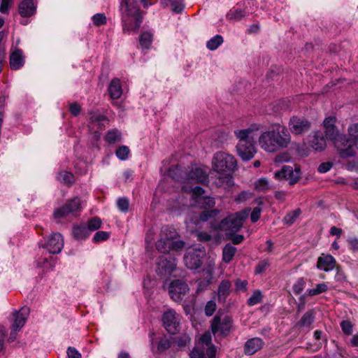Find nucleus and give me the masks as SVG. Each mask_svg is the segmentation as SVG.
<instances>
[{"instance_id": "79ce46f5", "label": "nucleus", "mask_w": 358, "mask_h": 358, "mask_svg": "<svg viewBox=\"0 0 358 358\" xmlns=\"http://www.w3.org/2000/svg\"><path fill=\"white\" fill-rule=\"evenodd\" d=\"M300 213H301L300 209H296V210L287 214L286 216L283 219V222L286 224H289V225L292 224L295 222L296 218L299 216Z\"/></svg>"}, {"instance_id": "1a4fd4ad", "label": "nucleus", "mask_w": 358, "mask_h": 358, "mask_svg": "<svg viewBox=\"0 0 358 358\" xmlns=\"http://www.w3.org/2000/svg\"><path fill=\"white\" fill-rule=\"evenodd\" d=\"M29 315V308L28 307H22L18 311L13 313V322L12 323L11 331L8 340L13 341L16 338L17 332L19 331L25 324L28 316Z\"/></svg>"}, {"instance_id": "a211bd4d", "label": "nucleus", "mask_w": 358, "mask_h": 358, "mask_svg": "<svg viewBox=\"0 0 358 358\" xmlns=\"http://www.w3.org/2000/svg\"><path fill=\"white\" fill-rule=\"evenodd\" d=\"M231 327V320L228 317L221 318L215 316L211 324V330L213 334L220 333L223 336H227L229 333Z\"/></svg>"}, {"instance_id": "bb28decb", "label": "nucleus", "mask_w": 358, "mask_h": 358, "mask_svg": "<svg viewBox=\"0 0 358 358\" xmlns=\"http://www.w3.org/2000/svg\"><path fill=\"white\" fill-rule=\"evenodd\" d=\"M72 234L73 237L77 240H83L87 238L90 234L85 224L74 226L72 230Z\"/></svg>"}, {"instance_id": "0eeeda50", "label": "nucleus", "mask_w": 358, "mask_h": 358, "mask_svg": "<svg viewBox=\"0 0 358 358\" xmlns=\"http://www.w3.org/2000/svg\"><path fill=\"white\" fill-rule=\"evenodd\" d=\"M169 176L176 180H182L183 185L192 183L207 184L208 182V175L202 169L195 167L189 171L182 175L181 169L178 166H172L169 169Z\"/></svg>"}, {"instance_id": "e2e57ef3", "label": "nucleus", "mask_w": 358, "mask_h": 358, "mask_svg": "<svg viewBox=\"0 0 358 358\" xmlns=\"http://www.w3.org/2000/svg\"><path fill=\"white\" fill-rule=\"evenodd\" d=\"M348 243L350 245V249L353 251H358V238H349Z\"/></svg>"}, {"instance_id": "f257e3e1", "label": "nucleus", "mask_w": 358, "mask_h": 358, "mask_svg": "<svg viewBox=\"0 0 358 358\" xmlns=\"http://www.w3.org/2000/svg\"><path fill=\"white\" fill-rule=\"evenodd\" d=\"M336 117L329 116L323 121V127L326 138L334 141L338 154L342 158H348L356 155L358 150V122L349 126L348 138L340 136L339 131L336 126Z\"/></svg>"}, {"instance_id": "423d86ee", "label": "nucleus", "mask_w": 358, "mask_h": 358, "mask_svg": "<svg viewBox=\"0 0 358 358\" xmlns=\"http://www.w3.org/2000/svg\"><path fill=\"white\" fill-rule=\"evenodd\" d=\"M178 233L176 229L169 226L162 228L160 238L156 243L157 250L162 253L171 251H178L184 248L185 243L177 239Z\"/></svg>"}, {"instance_id": "4c0bfd02", "label": "nucleus", "mask_w": 358, "mask_h": 358, "mask_svg": "<svg viewBox=\"0 0 358 358\" xmlns=\"http://www.w3.org/2000/svg\"><path fill=\"white\" fill-rule=\"evenodd\" d=\"M57 180L66 185H71L74 182V176L70 172L61 171L57 176Z\"/></svg>"}, {"instance_id": "4d7b16f0", "label": "nucleus", "mask_w": 358, "mask_h": 358, "mask_svg": "<svg viewBox=\"0 0 358 358\" xmlns=\"http://www.w3.org/2000/svg\"><path fill=\"white\" fill-rule=\"evenodd\" d=\"M268 266L269 263L267 261L260 262L256 266L255 273L258 274L263 273Z\"/></svg>"}, {"instance_id": "774afa93", "label": "nucleus", "mask_w": 358, "mask_h": 358, "mask_svg": "<svg viewBox=\"0 0 358 358\" xmlns=\"http://www.w3.org/2000/svg\"><path fill=\"white\" fill-rule=\"evenodd\" d=\"M190 358H205L203 351L200 350L199 348H196L193 352L190 354Z\"/></svg>"}, {"instance_id": "9d476101", "label": "nucleus", "mask_w": 358, "mask_h": 358, "mask_svg": "<svg viewBox=\"0 0 358 358\" xmlns=\"http://www.w3.org/2000/svg\"><path fill=\"white\" fill-rule=\"evenodd\" d=\"M189 291L188 285L182 280H173L169 287L171 298L176 302L182 301Z\"/></svg>"}, {"instance_id": "7c9ffc66", "label": "nucleus", "mask_w": 358, "mask_h": 358, "mask_svg": "<svg viewBox=\"0 0 358 358\" xmlns=\"http://www.w3.org/2000/svg\"><path fill=\"white\" fill-rule=\"evenodd\" d=\"M245 16V13L240 8H232L227 13L226 17L229 21H240Z\"/></svg>"}, {"instance_id": "a878e982", "label": "nucleus", "mask_w": 358, "mask_h": 358, "mask_svg": "<svg viewBox=\"0 0 358 358\" xmlns=\"http://www.w3.org/2000/svg\"><path fill=\"white\" fill-rule=\"evenodd\" d=\"M108 92L110 97L113 99H119L121 96L122 90L119 79L115 78L110 82L108 87Z\"/></svg>"}, {"instance_id": "412c9836", "label": "nucleus", "mask_w": 358, "mask_h": 358, "mask_svg": "<svg viewBox=\"0 0 358 358\" xmlns=\"http://www.w3.org/2000/svg\"><path fill=\"white\" fill-rule=\"evenodd\" d=\"M264 342L260 338H252L246 341L244 346V352L248 355H252L262 348Z\"/></svg>"}, {"instance_id": "58836bf2", "label": "nucleus", "mask_w": 358, "mask_h": 358, "mask_svg": "<svg viewBox=\"0 0 358 358\" xmlns=\"http://www.w3.org/2000/svg\"><path fill=\"white\" fill-rule=\"evenodd\" d=\"M206 273L209 275L210 278L207 280H201L197 284L196 293L199 294L200 292L205 290L212 282L213 271L211 269L207 270Z\"/></svg>"}, {"instance_id": "cd10ccee", "label": "nucleus", "mask_w": 358, "mask_h": 358, "mask_svg": "<svg viewBox=\"0 0 358 358\" xmlns=\"http://www.w3.org/2000/svg\"><path fill=\"white\" fill-rule=\"evenodd\" d=\"M219 211L217 210H204L200 213L199 216H195L194 218L192 219V222L196 224H198L199 222L207 221L211 217H215L218 214Z\"/></svg>"}, {"instance_id": "37998d69", "label": "nucleus", "mask_w": 358, "mask_h": 358, "mask_svg": "<svg viewBox=\"0 0 358 358\" xmlns=\"http://www.w3.org/2000/svg\"><path fill=\"white\" fill-rule=\"evenodd\" d=\"M38 266H43L45 268H52L55 266V260L49 255L48 257L40 258L37 261Z\"/></svg>"}, {"instance_id": "dca6fc26", "label": "nucleus", "mask_w": 358, "mask_h": 358, "mask_svg": "<svg viewBox=\"0 0 358 358\" xmlns=\"http://www.w3.org/2000/svg\"><path fill=\"white\" fill-rule=\"evenodd\" d=\"M311 123L303 117L294 116L289 122V129L295 135L307 132L310 129Z\"/></svg>"}, {"instance_id": "6ab92c4d", "label": "nucleus", "mask_w": 358, "mask_h": 358, "mask_svg": "<svg viewBox=\"0 0 358 358\" xmlns=\"http://www.w3.org/2000/svg\"><path fill=\"white\" fill-rule=\"evenodd\" d=\"M81 208L80 199L78 197H76L67 202L62 207L57 209L54 213V215L56 218L65 217L69 214L78 212Z\"/></svg>"}, {"instance_id": "2eb2a0df", "label": "nucleus", "mask_w": 358, "mask_h": 358, "mask_svg": "<svg viewBox=\"0 0 358 358\" xmlns=\"http://www.w3.org/2000/svg\"><path fill=\"white\" fill-rule=\"evenodd\" d=\"M204 252L199 248H189L185 257L184 262L189 269L198 268L201 265V258Z\"/></svg>"}, {"instance_id": "c85d7f7f", "label": "nucleus", "mask_w": 358, "mask_h": 358, "mask_svg": "<svg viewBox=\"0 0 358 358\" xmlns=\"http://www.w3.org/2000/svg\"><path fill=\"white\" fill-rule=\"evenodd\" d=\"M236 248L231 244H227L222 250V259L224 262H230L235 255Z\"/></svg>"}, {"instance_id": "5701e85b", "label": "nucleus", "mask_w": 358, "mask_h": 358, "mask_svg": "<svg viewBox=\"0 0 358 358\" xmlns=\"http://www.w3.org/2000/svg\"><path fill=\"white\" fill-rule=\"evenodd\" d=\"M18 10L22 17H28L35 14L36 6L31 0H23L20 2Z\"/></svg>"}, {"instance_id": "8fccbe9b", "label": "nucleus", "mask_w": 358, "mask_h": 358, "mask_svg": "<svg viewBox=\"0 0 358 358\" xmlns=\"http://www.w3.org/2000/svg\"><path fill=\"white\" fill-rule=\"evenodd\" d=\"M117 157L121 160H125L127 159L129 150L127 146H121L116 150Z\"/></svg>"}, {"instance_id": "f704fd0d", "label": "nucleus", "mask_w": 358, "mask_h": 358, "mask_svg": "<svg viewBox=\"0 0 358 358\" xmlns=\"http://www.w3.org/2000/svg\"><path fill=\"white\" fill-rule=\"evenodd\" d=\"M182 189L186 192H191L192 193L193 198L195 199L204 194V189L199 186L192 187L191 185L189 187L188 185L186 184L182 185Z\"/></svg>"}, {"instance_id": "b1692460", "label": "nucleus", "mask_w": 358, "mask_h": 358, "mask_svg": "<svg viewBox=\"0 0 358 358\" xmlns=\"http://www.w3.org/2000/svg\"><path fill=\"white\" fill-rule=\"evenodd\" d=\"M311 146L316 151H322L326 148V140L320 131L315 133L311 140Z\"/></svg>"}, {"instance_id": "a18cd8bd", "label": "nucleus", "mask_w": 358, "mask_h": 358, "mask_svg": "<svg viewBox=\"0 0 358 358\" xmlns=\"http://www.w3.org/2000/svg\"><path fill=\"white\" fill-rule=\"evenodd\" d=\"M262 299V294L259 290H256L253 292L252 295L248 299V304L249 306H255L261 302Z\"/></svg>"}, {"instance_id": "864d4df0", "label": "nucleus", "mask_w": 358, "mask_h": 358, "mask_svg": "<svg viewBox=\"0 0 358 358\" xmlns=\"http://www.w3.org/2000/svg\"><path fill=\"white\" fill-rule=\"evenodd\" d=\"M216 309L215 302L209 301L205 306V313L207 316H211Z\"/></svg>"}, {"instance_id": "4be33fe9", "label": "nucleus", "mask_w": 358, "mask_h": 358, "mask_svg": "<svg viewBox=\"0 0 358 358\" xmlns=\"http://www.w3.org/2000/svg\"><path fill=\"white\" fill-rule=\"evenodd\" d=\"M24 64V58L22 51L15 48L11 52L10 56V66L11 69L17 70L23 66Z\"/></svg>"}, {"instance_id": "6e6d98bb", "label": "nucleus", "mask_w": 358, "mask_h": 358, "mask_svg": "<svg viewBox=\"0 0 358 358\" xmlns=\"http://www.w3.org/2000/svg\"><path fill=\"white\" fill-rule=\"evenodd\" d=\"M12 3V0H1L0 12L2 13H7Z\"/></svg>"}, {"instance_id": "f3484780", "label": "nucleus", "mask_w": 358, "mask_h": 358, "mask_svg": "<svg viewBox=\"0 0 358 358\" xmlns=\"http://www.w3.org/2000/svg\"><path fill=\"white\" fill-rule=\"evenodd\" d=\"M176 259L173 257L162 256L157 262V273L160 275H170L176 268Z\"/></svg>"}, {"instance_id": "72a5a7b5", "label": "nucleus", "mask_w": 358, "mask_h": 358, "mask_svg": "<svg viewBox=\"0 0 358 358\" xmlns=\"http://www.w3.org/2000/svg\"><path fill=\"white\" fill-rule=\"evenodd\" d=\"M255 188L259 192H266L271 189V185L266 178H261L257 180L255 183Z\"/></svg>"}, {"instance_id": "680f3d73", "label": "nucleus", "mask_w": 358, "mask_h": 358, "mask_svg": "<svg viewBox=\"0 0 358 358\" xmlns=\"http://www.w3.org/2000/svg\"><path fill=\"white\" fill-rule=\"evenodd\" d=\"M196 236L201 241H208L211 239V235L205 231H199L196 234Z\"/></svg>"}, {"instance_id": "3c124183", "label": "nucleus", "mask_w": 358, "mask_h": 358, "mask_svg": "<svg viewBox=\"0 0 358 358\" xmlns=\"http://www.w3.org/2000/svg\"><path fill=\"white\" fill-rule=\"evenodd\" d=\"M117 205L119 208L122 212H127L129 210V200L126 198H120L117 201Z\"/></svg>"}, {"instance_id": "ddd939ff", "label": "nucleus", "mask_w": 358, "mask_h": 358, "mask_svg": "<svg viewBox=\"0 0 358 358\" xmlns=\"http://www.w3.org/2000/svg\"><path fill=\"white\" fill-rule=\"evenodd\" d=\"M211 334L210 332H205L199 338L197 345L193 349L199 348L203 351L205 358H215L216 355V348L211 344Z\"/></svg>"}, {"instance_id": "bf43d9fd", "label": "nucleus", "mask_w": 358, "mask_h": 358, "mask_svg": "<svg viewBox=\"0 0 358 358\" xmlns=\"http://www.w3.org/2000/svg\"><path fill=\"white\" fill-rule=\"evenodd\" d=\"M6 329L3 326H0V352L4 349V340L6 335Z\"/></svg>"}, {"instance_id": "9b49d317", "label": "nucleus", "mask_w": 358, "mask_h": 358, "mask_svg": "<svg viewBox=\"0 0 358 358\" xmlns=\"http://www.w3.org/2000/svg\"><path fill=\"white\" fill-rule=\"evenodd\" d=\"M40 245L46 249L49 255L59 253L64 247V239L61 234L52 233Z\"/></svg>"}, {"instance_id": "c756f323", "label": "nucleus", "mask_w": 358, "mask_h": 358, "mask_svg": "<svg viewBox=\"0 0 358 358\" xmlns=\"http://www.w3.org/2000/svg\"><path fill=\"white\" fill-rule=\"evenodd\" d=\"M314 321V313L312 310L308 311L301 317L298 325L300 327H310Z\"/></svg>"}, {"instance_id": "20e7f679", "label": "nucleus", "mask_w": 358, "mask_h": 358, "mask_svg": "<svg viewBox=\"0 0 358 358\" xmlns=\"http://www.w3.org/2000/svg\"><path fill=\"white\" fill-rule=\"evenodd\" d=\"M263 129L260 123H252L248 128L234 131L236 137L238 139L236 145L238 155L244 161H249L253 158L256 150L255 148V139L256 133Z\"/></svg>"}, {"instance_id": "393cba45", "label": "nucleus", "mask_w": 358, "mask_h": 358, "mask_svg": "<svg viewBox=\"0 0 358 358\" xmlns=\"http://www.w3.org/2000/svg\"><path fill=\"white\" fill-rule=\"evenodd\" d=\"M231 284L227 280H222L217 289L218 299L220 301H224L226 298L229 296L231 292Z\"/></svg>"}, {"instance_id": "c9c22d12", "label": "nucleus", "mask_w": 358, "mask_h": 358, "mask_svg": "<svg viewBox=\"0 0 358 358\" xmlns=\"http://www.w3.org/2000/svg\"><path fill=\"white\" fill-rule=\"evenodd\" d=\"M328 289V286L325 282H322L316 285L315 287L308 289L307 290V294L310 296L318 295L320 294L325 292Z\"/></svg>"}, {"instance_id": "49530a36", "label": "nucleus", "mask_w": 358, "mask_h": 358, "mask_svg": "<svg viewBox=\"0 0 358 358\" xmlns=\"http://www.w3.org/2000/svg\"><path fill=\"white\" fill-rule=\"evenodd\" d=\"M252 196V193L249 191H243L240 192L236 197L235 201L237 203H241L248 200Z\"/></svg>"}, {"instance_id": "4468645a", "label": "nucleus", "mask_w": 358, "mask_h": 358, "mask_svg": "<svg viewBox=\"0 0 358 358\" xmlns=\"http://www.w3.org/2000/svg\"><path fill=\"white\" fill-rule=\"evenodd\" d=\"M180 320V315L173 309H169L162 316V322L165 329L172 334H176L178 331Z\"/></svg>"}, {"instance_id": "de8ad7c7", "label": "nucleus", "mask_w": 358, "mask_h": 358, "mask_svg": "<svg viewBox=\"0 0 358 358\" xmlns=\"http://www.w3.org/2000/svg\"><path fill=\"white\" fill-rule=\"evenodd\" d=\"M110 236V234L103 231H97L93 237V242L99 243L103 241H106Z\"/></svg>"}, {"instance_id": "13d9d810", "label": "nucleus", "mask_w": 358, "mask_h": 358, "mask_svg": "<svg viewBox=\"0 0 358 358\" xmlns=\"http://www.w3.org/2000/svg\"><path fill=\"white\" fill-rule=\"evenodd\" d=\"M262 213L260 207H256L251 213L250 219L252 222H256L259 218Z\"/></svg>"}, {"instance_id": "f8f14e48", "label": "nucleus", "mask_w": 358, "mask_h": 358, "mask_svg": "<svg viewBox=\"0 0 358 358\" xmlns=\"http://www.w3.org/2000/svg\"><path fill=\"white\" fill-rule=\"evenodd\" d=\"M278 180L285 179L288 180L289 184H294L301 178V170L299 166H283L282 168L276 171L274 174Z\"/></svg>"}, {"instance_id": "39448f33", "label": "nucleus", "mask_w": 358, "mask_h": 358, "mask_svg": "<svg viewBox=\"0 0 358 358\" xmlns=\"http://www.w3.org/2000/svg\"><path fill=\"white\" fill-rule=\"evenodd\" d=\"M120 13L124 32L131 34L138 30L143 21V13L136 0H122Z\"/></svg>"}, {"instance_id": "0e129e2a", "label": "nucleus", "mask_w": 358, "mask_h": 358, "mask_svg": "<svg viewBox=\"0 0 358 358\" xmlns=\"http://www.w3.org/2000/svg\"><path fill=\"white\" fill-rule=\"evenodd\" d=\"M69 358H81V355L73 348L69 347L67 350Z\"/></svg>"}, {"instance_id": "052dcab7", "label": "nucleus", "mask_w": 358, "mask_h": 358, "mask_svg": "<svg viewBox=\"0 0 358 358\" xmlns=\"http://www.w3.org/2000/svg\"><path fill=\"white\" fill-rule=\"evenodd\" d=\"M190 341V338L187 335H182L178 337L176 340L177 344L178 346H185Z\"/></svg>"}, {"instance_id": "5fc2aeb1", "label": "nucleus", "mask_w": 358, "mask_h": 358, "mask_svg": "<svg viewBox=\"0 0 358 358\" xmlns=\"http://www.w3.org/2000/svg\"><path fill=\"white\" fill-rule=\"evenodd\" d=\"M172 10L176 13H180L184 8V4L181 1H173L171 3Z\"/></svg>"}, {"instance_id": "e433bc0d", "label": "nucleus", "mask_w": 358, "mask_h": 358, "mask_svg": "<svg viewBox=\"0 0 358 358\" xmlns=\"http://www.w3.org/2000/svg\"><path fill=\"white\" fill-rule=\"evenodd\" d=\"M121 139V134L116 129L108 131L105 136V140L109 143H115Z\"/></svg>"}, {"instance_id": "603ef678", "label": "nucleus", "mask_w": 358, "mask_h": 358, "mask_svg": "<svg viewBox=\"0 0 358 358\" xmlns=\"http://www.w3.org/2000/svg\"><path fill=\"white\" fill-rule=\"evenodd\" d=\"M341 327L345 334L350 335L352 333V324L348 320H343L341 322Z\"/></svg>"}, {"instance_id": "a19ab883", "label": "nucleus", "mask_w": 358, "mask_h": 358, "mask_svg": "<svg viewBox=\"0 0 358 358\" xmlns=\"http://www.w3.org/2000/svg\"><path fill=\"white\" fill-rule=\"evenodd\" d=\"M306 282L303 278H299L293 285L292 289L295 294H301L306 287Z\"/></svg>"}, {"instance_id": "c03bdc74", "label": "nucleus", "mask_w": 358, "mask_h": 358, "mask_svg": "<svg viewBox=\"0 0 358 358\" xmlns=\"http://www.w3.org/2000/svg\"><path fill=\"white\" fill-rule=\"evenodd\" d=\"M90 120L92 122H97L98 124H102L104 126L103 122L108 123L107 117L100 114L98 112H92L90 113Z\"/></svg>"}, {"instance_id": "ea45409f", "label": "nucleus", "mask_w": 358, "mask_h": 358, "mask_svg": "<svg viewBox=\"0 0 358 358\" xmlns=\"http://www.w3.org/2000/svg\"><path fill=\"white\" fill-rule=\"evenodd\" d=\"M101 220L99 217H93L90 219L87 224V228L89 230V232L91 233L92 231H96L99 229L101 227Z\"/></svg>"}, {"instance_id": "6e6552de", "label": "nucleus", "mask_w": 358, "mask_h": 358, "mask_svg": "<svg viewBox=\"0 0 358 358\" xmlns=\"http://www.w3.org/2000/svg\"><path fill=\"white\" fill-rule=\"evenodd\" d=\"M250 208H247L242 211L230 215L224 219L216 227L218 230L226 231V235H231L238 231L243 226V221L248 217Z\"/></svg>"}, {"instance_id": "69168bd1", "label": "nucleus", "mask_w": 358, "mask_h": 358, "mask_svg": "<svg viewBox=\"0 0 358 358\" xmlns=\"http://www.w3.org/2000/svg\"><path fill=\"white\" fill-rule=\"evenodd\" d=\"M332 167V164L330 162L322 163L318 167V171L320 173H326L329 171Z\"/></svg>"}, {"instance_id": "338daca9", "label": "nucleus", "mask_w": 358, "mask_h": 358, "mask_svg": "<svg viewBox=\"0 0 358 358\" xmlns=\"http://www.w3.org/2000/svg\"><path fill=\"white\" fill-rule=\"evenodd\" d=\"M69 110L72 115L77 116L80 112V106L77 103H72L70 105Z\"/></svg>"}, {"instance_id": "aec40b11", "label": "nucleus", "mask_w": 358, "mask_h": 358, "mask_svg": "<svg viewBox=\"0 0 358 358\" xmlns=\"http://www.w3.org/2000/svg\"><path fill=\"white\" fill-rule=\"evenodd\" d=\"M336 264L335 258L330 255H322L317 259V268L324 271H332Z\"/></svg>"}, {"instance_id": "09e8293b", "label": "nucleus", "mask_w": 358, "mask_h": 358, "mask_svg": "<svg viewBox=\"0 0 358 358\" xmlns=\"http://www.w3.org/2000/svg\"><path fill=\"white\" fill-rule=\"evenodd\" d=\"M92 19L94 24L96 26L105 24L107 22L106 17L103 13H96L92 16Z\"/></svg>"}, {"instance_id": "473e14b6", "label": "nucleus", "mask_w": 358, "mask_h": 358, "mask_svg": "<svg viewBox=\"0 0 358 358\" xmlns=\"http://www.w3.org/2000/svg\"><path fill=\"white\" fill-rule=\"evenodd\" d=\"M223 38L220 35H216L206 43V47L210 50H215L223 43Z\"/></svg>"}, {"instance_id": "f03ea898", "label": "nucleus", "mask_w": 358, "mask_h": 358, "mask_svg": "<svg viewBox=\"0 0 358 358\" xmlns=\"http://www.w3.org/2000/svg\"><path fill=\"white\" fill-rule=\"evenodd\" d=\"M257 139L259 148L267 153H275L286 149L290 142L291 136L287 129L280 124H271L266 130H260Z\"/></svg>"}, {"instance_id": "7ed1b4c3", "label": "nucleus", "mask_w": 358, "mask_h": 358, "mask_svg": "<svg viewBox=\"0 0 358 358\" xmlns=\"http://www.w3.org/2000/svg\"><path fill=\"white\" fill-rule=\"evenodd\" d=\"M213 169L219 173L215 184L219 187H229L233 184L231 173L236 169V160L231 155L216 152L212 160Z\"/></svg>"}, {"instance_id": "2f4dec72", "label": "nucleus", "mask_w": 358, "mask_h": 358, "mask_svg": "<svg viewBox=\"0 0 358 358\" xmlns=\"http://www.w3.org/2000/svg\"><path fill=\"white\" fill-rule=\"evenodd\" d=\"M152 42V34L150 31H144L141 34L139 43L141 48L148 49Z\"/></svg>"}]
</instances>
